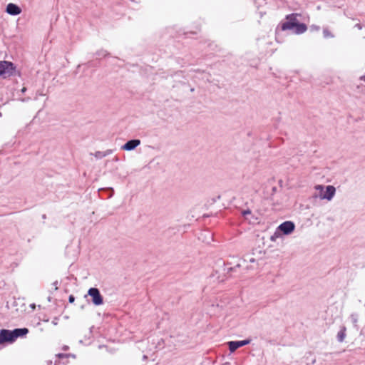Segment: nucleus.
<instances>
[{
	"instance_id": "f257e3e1",
	"label": "nucleus",
	"mask_w": 365,
	"mask_h": 365,
	"mask_svg": "<svg viewBox=\"0 0 365 365\" xmlns=\"http://www.w3.org/2000/svg\"><path fill=\"white\" fill-rule=\"evenodd\" d=\"M16 70L14 64L10 61H0V76L6 78L12 76Z\"/></svg>"
},
{
	"instance_id": "f03ea898",
	"label": "nucleus",
	"mask_w": 365,
	"mask_h": 365,
	"mask_svg": "<svg viewBox=\"0 0 365 365\" xmlns=\"http://www.w3.org/2000/svg\"><path fill=\"white\" fill-rule=\"evenodd\" d=\"M299 14L292 13L288 14L285 17L286 21L281 24V29L282 31L294 29L296 24L298 23L297 17L299 16Z\"/></svg>"
},
{
	"instance_id": "7ed1b4c3",
	"label": "nucleus",
	"mask_w": 365,
	"mask_h": 365,
	"mask_svg": "<svg viewBox=\"0 0 365 365\" xmlns=\"http://www.w3.org/2000/svg\"><path fill=\"white\" fill-rule=\"evenodd\" d=\"M88 294L91 297L92 302L96 306L101 305L103 303V299L98 289L92 287L88 289Z\"/></svg>"
},
{
	"instance_id": "20e7f679",
	"label": "nucleus",
	"mask_w": 365,
	"mask_h": 365,
	"mask_svg": "<svg viewBox=\"0 0 365 365\" xmlns=\"http://www.w3.org/2000/svg\"><path fill=\"white\" fill-rule=\"evenodd\" d=\"M326 190L324 193H321L319 195H314V197H319L321 200H327L330 201L336 193V188L333 185H327L325 187Z\"/></svg>"
},
{
	"instance_id": "39448f33",
	"label": "nucleus",
	"mask_w": 365,
	"mask_h": 365,
	"mask_svg": "<svg viewBox=\"0 0 365 365\" xmlns=\"http://www.w3.org/2000/svg\"><path fill=\"white\" fill-rule=\"evenodd\" d=\"M294 223L292 221H285L277 227L278 231L284 235L291 234L294 230Z\"/></svg>"
},
{
	"instance_id": "423d86ee",
	"label": "nucleus",
	"mask_w": 365,
	"mask_h": 365,
	"mask_svg": "<svg viewBox=\"0 0 365 365\" xmlns=\"http://www.w3.org/2000/svg\"><path fill=\"white\" fill-rule=\"evenodd\" d=\"M14 342L11 330H0V344Z\"/></svg>"
},
{
	"instance_id": "0eeeda50",
	"label": "nucleus",
	"mask_w": 365,
	"mask_h": 365,
	"mask_svg": "<svg viewBox=\"0 0 365 365\" xmlns=\"http://www.w3.org/2000/svg\"><path fill=\"white\" fill-rule=\"evenodd\" d=\"M250 341V339H245L242 341H231L228 342L229 349L231 352H234L238 348L249 344Z\"/></svg>"
},
{
	"instance_id": "6e6552de",
	"label": "nucleus",
	"mask_w": 365,
	"mask_h": 365,
	"mask_svg": "<svg viewBox=\"0 0 365 365\" xmlns=\"http://www.w3.org/2000/svg\"><path fill=\"white\" fill-rule=\"evenodd\" d=\"M140 144L139 139H133L126 142L123 146L122 149L127 151H130L136 148Z\"/></svg>"
},
{
	"instance_id": "1a4fd4ad",
	"label": "nucleus",
	"mask_w": 365,
	"mask_h": 365,
	"mask_svg": "<svg viewBox=\"0 0 365 365\" xmlns=\"http://www.w3.org/2000/svg\"><path fill=\"white\" fill-rule=\"evenodd\" d=\"M6 11L12 16H16L21 14V8L17 6L16 4H14L13 3H9L6 6Z\"/></svg>"
},
{
	"instance_id": "9d476101",
	"label": "nucleus",
	"mask_w": 365,
	"mask_h": 365,
	"mask_svg": "<svg viewBox=\"0 0 365 365\" xmlns=\"http://www.w3.org/2000/svg\"><path fill=\"white\" fill-rule=\"evenodd\" d=\"M14 341L19 336H23L28 334L29 329L27 328H17L11 330Z\"/></svg>"
},
{
	"instance_id": "9b49d317",
	"label": "nucleus",
	"mask_w": 365,
	"mask_h": 365,
	"mask_svg": "<svg viewBox=\"0 0 365 365\" xmlns=\"http://www.w3.org/2000/svg\"><path fill=\"white\" fill-rule=\"evenodd\" d=\"M294 34H304L307 29V26L304 23H297L296 24V26H294Z\"/></svg>"
},
{
	"instance_id": "f8f14e48",
	"label": "nucleus",
	"mask_w": 365,
	"mask_h": 365,
	"mask_svg": "<svg viewBox=\"0 0 365 365\" xmlns=\"http://www.w3.org/2000/svg\"><path fill=\"white\" fill-rule=\"evenodd\" d=\"M346 328L345 326H341V328H340V330L339 331L338 334H337V336H336V338H337V341L339 342H343L345 337H346Z\"/></svg>"
},
{
	"instance_id": "ddd939ff",
	"label": "nucleus",
	"mask_w": 365,
	"mask_h": 365,
	"mask_svg": "<svg viewBox=\"0 0 365 365\" xmlns=\"http://www.w3.org/2000/svg\"><path fill=\"white\" fill-rule=\"evenodd\" d=\"M113 153V150L111 149H108L106 150V151H96L95 153H94V156L97 158V159H101L104 157H106L109 155H110L111 153Z\"/></svg>"
},
{
	"instance_id": "4468645a",
	"label": "nucleus",
	"mask_w": 365,
	"mask_h": 365,
	"mask_svg": "<svg viewBox=\"0 0 365 365\" xmlns=\"http://www.w3.org/2000/svg\"><path fill=\"white\" fill-rule=\"evenodd\" d=\"M350 319H351V322H352L354 327L356 329H359V325H358L359 314L357 313H352L350 315Z\"/></svg>"
},
{
	"instance_id": "2eb2a0df",
	"label": "nucleus",
	"mask_w": 365,
	"mask_h": 365,
	"mask_svg": "<svg viewBox=\"0 0 365 365\" xmlns=\"http://www.w3.org/2000/svg\"><path fill=\"white\" fill-rule=\"evenodd\" d=\"M109 53L106 50H99L96 53V56L100 58H104L108 56Z\"/></svg>"
},
{
	"instance_id": "dca6fc26",
	"label": "nucleus",
	"mask_w": 365,
	"mask_h": 365,
	"mask_svg": "<svg viewBox=\"0 0 365 365\" xmlns=\"http://www.w3.org/2000/svg\"><path fill=\"white\" fill-rule=\"evenodd\" d=\"M281 235L282 233L279 231H278V229L277 228L274 233L270 237V240L272 242H275L277 238L281 237Z\"/></svg>"
},
{
	"instance_id": "f3484780",
	"label": "nucleus",
	"mask_w": 365,
	"mask_h": 365,
	"mask_svg": "<svg viewBox=\"0 0 365 365\" xmlns=\"http://www.w3.org/2000/svg\"><path fill=\"white\" fill-rule=\"evenodd\" d=\"M323 36L324 38H333L334 35L331 33L330 31H329L328 29H323Z\"/></svg>"
},
{
	"instance_id": "a211bd4d",
	"label": "nucleus",
	"mask_w": 365,
	"mask_h": 365,
	"mask_svg": "<svg viewBox=\"0 0 365 365\" xmlns=\"http://www.w3.org/2000/svg\"><path fill=\"white\" fill-rule=\"evenodd\" d=\"M240 264H237L236 266L235 267H225V271L227 272V273H231L233 271H235L237 268H240Z\"/></svg>"
},
{
	"instance_id": "6ab92c4d",
	"label": "nucleus",
	"mask_w": 365,
	"mask_h": 365,
	"mask_svg": "<svg viewBox=\"0 0 365 365\" xmlns=\"http://www.w3.org/2000/svg\"><path fill=\"white\" fill-rule=\"evenodd\" d=\"M325 187L326 186H324L322 185H317L314 186V189L316 190L319 191V194L324 193Z\"/></svg>"
},
{
	"instance_id": "aec40b11",
	"label": "nucleus",
	"mask_w": 365,
	"mask_h": 365,
	"mask_svg": "<svg viewBox=\"0 0 365 365\" xmlns=\"http://www.w3.org/2000/svg\"><path fill=\"white\" fill-rule=\"evenodd\" d=\"M56 356L58 357V359H65V358L70 357V355L68 354L59 353V354H57L56 355Z\"/></svg>"
},
{
	"instance_id": "412c9836",
	"label": "nucleus",
	"mask_w": 365,
	"mask_h": 365,
	"mask_svg": "<svg viewBox=\"0 0 365 365\" xmlns=\"http://www.w3.org/2000/svg\"><path fill=\"white\" fill-rule=\"evenodd\" d=\"M242 214L244 217H246L247 215L251 214V211L250 210H245L242 212Z\"/></svg>"
},
{
	"instance_id": "4be33fe9",
	"label": "nucleus",
	"mask_w": 365,
	"mask_h": 365,
	"mask_svg": "<svg viewBox=\"0 0 365 365\" xmlns=\"http://www.w3.org/2000/svg\"><path fill=\"white\" fill-rule=\"evenodd\" d=\"M74 301H75V297H74L73 295L71 294V295L68 297V302H69L70 303H73V302H74Z\"/></svg>"
},
{
	"instance_id": "5701e85b",
	"label": "nucleus",
	"mask_w": 365,
	"mask_h": 365,
	"mask_svg": "<svg viewBox=\"0 0 365 365\" xmlns=\"http://www.w3.org/2000/svg\"><path fill=\"white\" fill-rule=\"evenodd\" d=\"M311 29H312V30H316V31H318V30H319V26H315V25H312V26H311Z\"/></svg>"
},
{
	"instance_id": "b1692460",
	"label": "nucleus",
	"mask_w": 365,
	"mask_h": 365,
	"mask_svg": "<svg viewBox=\"0 0 365 365\" xmlns=\"http://www.w3.org/2000/svg\"><path fill=\"white\" fill-rule=\"evenodd\" d=\"M354 27L357 28L359 30L362 29V26L360 24H356Z\"/></svg>"
},
{
	"instance_id": "393cba45",
	"label": "nucleus",
	"mask_w": 365,
	"mask_h": 365,
	"mask_svg": "<svg viewBox=\"0 0 365 365\" xmlns=\"http://www.w3.org/2000/svg\"><path fill=\"white\" fill-rule=\"evenodd\" d=\"M68 349H69V347H68V346H67V345H64V346L62 347V349H63V351H66V350H68Z\"/></svg>"
},
{
	"instance_id": "a878e982",
	"label": "nucleus",
	"mask_w": 365,
	"mask_h": 365,
	"mask_svg": "<svg viewBox=\"0 0 365 365\" xmlns=\"http://www.w3.org/2000/svg\"><path fill=\"white\" fill-rule=\"evenodd\" d=\"M359 79H360L361 81H364L365 82V74H364V75H363V76H361L359 78Z\"/></svg>"
},
{
	"instance_id": "bb28decb",
	"label": "nucleus",
	"mask_w": 365,
	"mask_h": 365,
	"mask_svg": "<svg viewBox=\"0 0 365 365\" xmlns=\"http://www.w3.org/2000/svg\"><path fill=\"white\" fill-rule=\"evenodd\" d=\"M26 87H24V88H22V89H21V93H25V92H26Z\"/></svg>"
},
{
	"instance_id": "cd10ccee",
	"label": "nucleus",
	"mask_w": 365,
	"mask_h": 365,
	"mask_svg": "<svg viewBox=\"0 0 365 365\" xmlns=\"http://www.w3.org/2000/svg\"><path fill=\"white\" fill-rule=\"evenodd\" d=\"M70 355V357L76 358V356L73 354H68Z\"/></svg>"
},
{
	"instance_id": "c85d7f7f",
	"label": "nucleus",
	"mask_w": 365,
	"mask_h": 365,
	"mask_svg": "<svg viewBox=\"0 0 365 365\" xmlns=\"http://www.w3.org/2000/svg\"><path fill=\"white\" fill-rule=\"evenodd\" d=\"M110 190H111V192H112V193L110 195V197H111L114 191H113V188H110Z\"/></svg>"
},
{
	"instance_id": "c756f323",
	"label": "nucleus",
	"mask_w": 365,
	"mask_h": 365,
	"mask_svg": "<svg viewBox=\"0 0 365 365\" xmlns=\"http://www.w3.org/2000/svg\"><path fill=\"white\" fill-rule=\"evenodd\" d=\"M315 362H316V359H314L312 361V364H315Z\"/></svg>"
},
{
	"instance_id": "7c9ffc66",
	"label": "nucleus",
	"mask_w": 365,
	"mask_h": 365,
	"mask_svg": "<svg viewBox=\"0 0 365 365\" xmlns=\"http://www.w3.org/2000/svg\"><path fill=\"white\" fill-rule=\"evenodd\" d=\"M52 364V361H48V365H51Z\"/></svg>"
},
{
	"instance_id": "2f4dec72",
	"label": "nucleus",
	"mask_w": 365,
	"mask_h": 365,
	"mask_svg": "<svg viewBox=\"0 0 365 365\" xmlns=\"http://www.w3.org/2000/svg\"><path fill=\"white\" fill-rule=\"evenodd\" d=\"M147 359V356L145 355L143 356V359Z\"/></svg>"
},
{
	"instance_id": "473e14b6",
	"label": "nucleus",
	"mask_w": 365,
	"mask_h": 365,
	"mask_svg": "<svg viewBox=\"0 0 365 365\" xmlns=\"http://www.w3.org/2000/svg\"><path fill=\"white\" fill-rule=\"evenodd\" d=\"M2 115L1 113L0 112V117Z\"/></svg>"
},
{
	"instance_id": "72a5a7b5",
	"label": "nucleus",
	"mask_w": 365,
	"mask_h": 365,
	"mask_svg": "<svg viewBox=\"0 0 365 365\" xmlns=\"http://www.w3.org/2000/svg\"><path fill=\"white\" fill-rule=\"evenodd\" d=\"M56 363H57V362L56 361V364H55V365H56Z\"/></svg>"
}]
</instances>
